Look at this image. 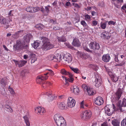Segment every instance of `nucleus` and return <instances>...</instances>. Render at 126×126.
<instances>
[{"label":"nucleus","mask_w":126,"mask_h":126,"mask_svg":"<svg viewBox=\"0 0 126 126\" xmlns=\"http://www.w3.org/2000/svg\"><path fill=\"white\" fill-rule=\"evenodd\" d=\"M51 83L49 82H45L42 84V86L43 87L45 88L46 86H48Z\"/></svg>","instance_id":"49530a36"},{"label":"nucleus","mask_w":126,"mask_h":126,"mask_svg":"<svg viewBox=\"0 0 126 126\" xmlns=\"http://www.w3.org/2000/svg\"><path fill=\"white\" fill-rule=\"evenodd\" d=\"M70 69L74 72L76 73H79L80 72L79 70L77 68H74L73 67H70Z\"/></svg>","instance_id":"72a5a7b5"},{"label":"nucleus","mask_w":126,"mask_h":126,"mask_svg":"<svg viewBox=\"0 0 126 126\" xmlns=\"http://www.w3.org/2000/svg\"><path fill=\"white\" fill-rule=\"evenodd\" d=\"M35 27L36 28H38L39 30H41L44 28V26L42 24H39L36 25Z\"/></svg>","instance_id":"a19ab883"},{"label":"nucleus","mask_w":126,"mask_h":126,"mask_svg":"<svg viewBox=\"0 0 126 126\" xmlns=\"http://www.w3.org/2000/svg\"><path fill=\"white\" fill-rule=\"evenodd\" d=\"M58 39L59 41L60 42H65L66 40L65 37L63 36H62L61 37H58Z\"/></svg>","instance_id":"e433bc0d"},{"label":"nucleus","mask_w":126,"mask_h":126,"mask_svg":"<svg viewBox=\"0 0 126 126\" xmlns=\"http://www.w3.org/2000/svg\"><path fill=\"white\" fill-rule=\"evenodd\" d=\"M110 59V56L108 54L103 55L102 57L103 61L106 62H109Z\"/></svg>","instance_id":"a211bd4d"},{"label":"nucleus","mask_w":126,"mask_h":126,"mask_svg":"<svg viewBox=\"0 0 126 126\" xmlns=\"http://www.w3.org/2000/svg\"><path fill=\"white\" fill-rule=\"evenodd\" d=\"M23 31L22 30L16 32V34H17L18 35H18L19 34H21L23 33Z\"/></svg>","instance_id":"69168bd1"},{"label":"nucleus","mask_w":126,"mask_h":126,"mask_svg":"<svg viewBox=\"0 0 126 126\" xmlns=\"http://www.w3.org/2000/svg\"><path fill=\"white\" fill-rule=\"evenodd\" d=\"M54 58H55V56L53 55H50L48 57V59L49 60H53L54 61Z\"/></svg>","instance_id":"09e8293b"},{"label":"nucleus","mask_w":126,"mask_h":126,"mask_svg":"<svg viewBox=\"0 0 126 126\" xmlns=\"http://www.w3.org/2000/svg\"><path fill=\"white\" fill-rule=\"evenodd\" d=\"M57 97L55 95H49L48 99L49 100H52L55 99Z\"/></svg>","instance_id":"4c0bfd02"},{"label":"nucleus","mask_w":126,"mask_h":126,"mask_svg":"<svg viewBox=\"0 0 126 126\" xmlns=\"http://www.w3.org/2000/svg\"><path fill=\"white\" fill-rule=\"evenodd\" d=\"M121 102V101H119V102ZM118 104V105L119 106V110H120V111L121 112L123 111L124 110H122V107H125L126 106V99L124 98L123 99V100L121 105L119 103Z\"/></svg>","instance_id":"f3484780"},{"label":"nucleus","mask_w":126,"mask_h":126,"mask_svg":"<svg viewBox=\"0 0 126 126\" xmlns=\"http://www.w3.org/2000/svg\"><path fill=\"white\" fill-rule=\"evenodd\" d=\"M28 71L27 70H24L21 72V75L22 76L24 77L28 74Z\"/></svg>","instance_id":"58836bf2"},{"label":"nucleus","mask_w":126,"mask_h":126,"mask_svg":"<svg viewBox=\"0 0 126 126\" xmlns=\"http://www.w3.org/2000/svg\"><path fill=\"white\" fill-rule=\"evenodd\" d=\"M94 74L95 78V86L98 87L101 85L102 80L100 75H98L97 73H94Z\"/></svg>","instance_id":"39448f33"},{"label":"nucleus","mask_w":126,"mask_h":126,"mask_svg":"<svg viewBox=\"0 0 126 126\" xmlns=\"http://www.w3.org/2000/svg\"><path fill=\"white\" fill-rule=\"evenodd\" d=\"M63 59L68 63H71L72 60L71 55L69 53H66L64 56H63Z\"/></svg>","instance_id":"1a4fd4ad"},{"label":"nucleus","mask_w":126,"mask_h":126,"mask_svg":"<svg viewBox=\"0 0 126 126\" xmlns=\"http://www.w3.org/2000/svg\"><path fill=\"white\" fill-rule=\"evenodd\" d=\"M108 33L106 32H103L101 35V37L103 39H107L108 37Z\"/></svg>","instance_id":"5701e85b"},{"label":"nucleus","mask_w":126,"mask_h":126,"mask_svg":"<svg viewBox=\"0 0 126 126\" xmlns=\"http://www.w3.org/2000/svg\"><path fill=\"white\" fill-rule=\"evenodd\" d=\"M16 66H18L19 67H21L23 66L27 62L25 60H23L20 61H17L15 60H13Z\"/></svg>","instance_id":"ddd939ff"},{"label":"nucleus","mask_w":126,"mask_h":126,"mask_svg":"<svg viewBox=\"0 0 126 126\" xmlns=\"http://www.w3.org/2000/svg\"><path fill=\"white\" fill-rule=\"evenodd\" d=\"M105 112L106 114L108 115H110L111 113L110 111V110L107 107H105Z\"/></svg>","instance_id":"f704fd0d"},{"label":"nucleus","mask_w":126,"mask_h":126,"mask_svg":"<svg viewBox=\"0 0 126 126\" xmlns=\"http://www.w3.org/2000/svg\"><path fill=\"white\" fill-rule=\"evenodd\" d=\"M82 87L84 91H87L89 94H94L96 93V91L95 90L87 86L86 84H83Z\"/></svg>","instance_id":"20e7f679"},{"label":"nucleus","mask_w":126,"mask_h":126,"mask_svg":"<svg viewBox=\"0 0 126 126\" xmlns=\"http://www.w3.org/2000/svg\"><path fill=\"white\" fill-rule=\"evenodd\" d=\"M84 101H83L81 102L80 104V108H84Z\"/></svg>","instance_id":"4d7b16f0"},{"label":"nucleus","mask_w":126,"mask_h":126,"mask_svg":"<svg viewBox=\"0 0 126 126\" xmlns=\"http://www.w3.org/2000/svg\"><path fill=\"white\" fill-rule=\"evenodd\" d=\"M92 113L91 111L86 110L82 112L80 116L82 120H86L90 119L92 116Z\"/></svg>","instance_id":"7ed1b4c3"},{"label":"nucleus","mask_w":126,"mask_h":126,"mask_svg":"<svg viewBox=\"0 0 126 126\" xmlns=\"http://www.w3.org/2000/svg\"><path fill=\"white\" fill-rule=\"evenodd\" d=\"M33 7H29L26 8V10L27 12L32 13Z\"/></svg>","instance_id":"a18cd8bd"},{"label":"nucleus","mask_w":126,"mask_h":126,"mask_svg":"<svg viewBox=\"0 0 126 126\" xmlns=\"http://www.w3.org/2000/svg\"><path fill=\"white\" fill-rule=\"evenodd\" d=\"M68 76H69V78H67V81H68L70 82H72L74 80V79L72 77V75L70 73Z\"/></svg>","instance_id":"ea45409f"},{"label":"nucleus","mask_w":126,"mask_h":126,"mask_svg":"<svg viewBox=\"0 0 126 126\" xmlns=\"http://www.w3.org/2000/svg\"><path fill=\"white\" fill-rule=\"evenodd\" d=\"M124 94V89L121 88H119L117 90L116 93V94Z\"/></svg>","instance_id":"c756f323"},{"label":"nucleus","mask_w":126,"mask_h":126,"mask_svg":"<svg viewBox=\"0 0 126 126\" xmlns=\"http://www.w3.org/2000/svg\"><path fill=\"white\" fill-rule=\"evenodd\" d=\"M94 103L95 104L98 106H100L102 105L104 102L103 98L100 96L97 97L95 99Z\"/></svg>","instance_id":"f8f14e48"},{"label":"nucleus","mask_w":126,"mask_h":126,"mask_svg":"<svg viewBox=\"0 0 126 126\" xmlns=\"http://www.w3.org/2000/svg\"><path fill=\"white\" fill-rule=\"evenodd\" d=\"M117 3H114V6L117 8H120V5L122 4L123 2V0H116Z\"/></svg>","instance_id":"4be33fe9"},{"label":"nucleus","mask_w":126,"mask_h":126,"mask_svg":"<svg viewBox=\"0 0 126 126\" xmlns=\"http://www.w3.org/2000/svg\"><path fill=\"white\" fill-rule=\"evenodd\" d=\"M54 118L58 126H66V123L65 119L63 117L59 114H55L54 116Z\"/></svg>","instance_id":"f257e3e1"},{"label":"nucleus","mask_w":126,"mask_h":126,"mask_svg":"<svg viewBox=\"0 0 126 126\" xmlns=\"http://www.w3.org/2000/svg\"><path fill=\"white\" fill-rule=\"evenodd\" d=\"M85 20L87 21H89L91 20V16L88 14H86L85 16Z\"/></svg>","instance_id":"37998d69"},{"label":"nucleus","mask_w":126,"mask_h":126,"mask_svg":"<svg viewBox=\"0 0 126 126\" xmlns=\"http://www.w3.org/2000/svg\"><path fill=\"white\" fill-rule=\"evenodd\" d=\"M2 46L3 48L4 49V50L5 51L7 52L10 51V50L7 48L5 45H2Z\"/></svg>","instance_id":"5fc2aeb1"},{"label":"nucleus","mask_w":126,"mask_h":126,"mask_svg":"<svg viewBox=\"0 0 126 126\" xmlns=\"http://www.w3.org/2000/svg\"><path fill=\"white\" fill-rule=\"evenodd\" d=\"M63 95H58L57 96L59 99H61L63 98Z\"/></svg>","instance_id":"338daca9"},{"label":"nucleus","mask_w":126,"mask_h":126,"mask_svg":"<svg viewBox=\"0 0 126 126\" xmlns=\"http://www.w3.org/2000/svg\"><path fill=\"white\" fill-rule=\"evenodd\" d=\"M50 6L49 5H48L47 6H45V11L47 13H48V12H49V7H50Z\"/></svg>","instance_id":"8fccbe9b"},{"label":"nucleus","mask_w":126,"mask_h":126,"mask_svg":"<svg viewBox=\"0 0 126 126\" xmlns=\"http://www.w3.org/2000/svg\"><path fill=\"white\" fill-rule=\"evenodd\" d=\"M9 91L10 92L11 94H15V92L14 90L12 88L9 87L8 88Z\"/></svg>","instance_id":"3c124183"},{"label":"nucleus","mask_w":126,"mask_h":126,"mask_svg":"<svg viewBox=\"0 0 126 126\" xmlns=\"http://www.w3.org/2000/svg\"><path fill=\"white\" fill-rule=\"evenodd\" d=\"M121 125V126H126V117L122 121Z\"/></svg>","instance_id":"c03bdc74"},{"label":"nucleus","mask_w":126,"mask_h":126,"mask_svg":"<svg viewBox=\"0 0 126 126\" xmlns=\"http://www.w3.org/2000/svg\"><path fill=\"white\" fill-rule=\"evenodd\" d=\"M0 82L3 87H4L6 86V83L5 82L3 78L1 79Z\"/></svg>","instance_id":"79ce46f5"},{"label":"nucleus","mask_w":126,"mask_h":126,"mask_svg":"<svg viewBox=\"0 0 126 126\" xmlns=\"http://www.w3.org/2000/svg\"><path fill=\"white\" fill-rule=\"evenodd\" d=\"M79 55L82 59H86L91 58L90 55L87 53H85L80 52L79 53Z\"/></svg>","instance_id":"dca6fc26"},{"label":"nucleus","mask_w":126,"mask_h":126,"mask_svg":"<svg viewBox=\"0 0 126 126\" xmlns=\"http://www.w3.org/2000/svg\"><path fill=\"white\" fill-rule=\"evenodd\" d=\"M76 102L75 100L71 97H69L68 99L67 105L70 108H72L75 106Z\"/></svg>","instance_id":"9b49d317"},{"label":"nucleus","mask_w":126,"mask_h":126,"mask_svg":"<svg viewBox=\"0 0 126 126\" xmlns=\"http://www.w3.org/2000/svg\"><path fill=\"white\" fill-rule=\"evenodd\" d=\"M125 63L124 62V61H123L121 62V63H119V64H117L116 65V66H122Z\"/></svg>","instance_id":"603ef678"},{"label":"nucleus","mask_w":126,"mask_h":126,"mask_svg":"<svg viewBox=\"0 0 126 126\" xmlns=\"http://www.w3.org/2000/svg\"><path fill=\"white\" fill-rule=\"evenodd\" d=\"M111 124L113 126H119L120 122L118 120L114 119L112 121Z\"/></svg>","instance_id":"393cba45"},{"label":"nucleus","mask_w":126,"mask_h":126,"mask_svg":"<svg viewBox=\"0 0 126 126\" xmlns=\"http://www.w3.org/2000/svg\"><path fill=\"white\" fill-rule=\"evenodd\" d=\"M40 45V43L36 41H35L34 43L32 44V45L35 49H36Z\"/></svg>","instance_id":"2f4dec72"},{"label":"nucleus","mask_w":126,"mask_h":126,"mask_svg":"<svg viewBox=\"0 0 126 126\" xmlns=\"http://www.w3.org/2000/svg\"><path fill=\"white\" fill-rule=\"evenodd\" d=\"M81 24L83 25L84 27H85L87 25L86 23L84 20H82L81 22Z\"/></svg>","instance_id":"6e6d98bb"},{"label":"nucleus","mask_w":126,"mask_h":126,"mask_svg":"<svg viewBox=\"0 0 126 126\" xmlns=\"http://www.w3.org/2000/svg\"><path fill=\"white\" fill-rule=\"evenodd\" d=\"M97 21H93L92 22V25L93 26H96L97 25Z\"/></svg>","instance_id":"13d9d810"},{"label":"nucleus","mask_w":126,"mask_h":126,"mask_svg":"<svg viewBox=\"0 0 126 126\" xmlns=\"http://www.w3.org/2000/svg\"><path fill=\"white\" fill-rule=\"evenodd\" d=\"M121 95H113L112 98L114 101H116L119 100L121 97Z\"/></svg>","instance_id":"a878e982"},{"label":"nucleus","mask_w":126,"mask_h":126,"mask_svg":"<svg viewBox=\"0 0 126 126\" xmlns=\"http://www.w3.org/2000/svg\"><path fill=\"white\" fill-rule=\"evenodd\" d=\"M101 126H109L108 124L106 122H104L101 125Z\"/></svg>","instance_id":"774afa93"},{"label":"nucleus","mask_w":126,"mask_h":126,"mask_svg":"<svg viewBox=\"0 0 126 126\" xmlns=\"http://www.w3.org/2000/svg\"><path fill=\"white\" fill-rule=\"evenodd\" d=\"M57 1L56 0L52 4L53 6L56 7L57 6Z\"/></svg>","instance_id":"e2e57ef3"},{"label":"nucleus","mask_w":126,"mask_h":126,"mask_svg":"<svg viewBox=\"0 0 126 126\" xmlns=\"http://www.w3.org/2000/svg\"><path fill=\"white\" fill-rule=\"evenodd\" d=\"M55 57L54 61L57 62L58 61L59 62L61 60L62 56L60 54H58L57 56H55Z\"/></svg>","instance_id":"c85d7f7f"},{"label":"nucleus","mask_w":126,"mask_h":126,"mask_svg":"<svg viewBox=\"0 0 126 126\" xmlns=\"http://www.w3.org/2000/svg\"><path fill=\"white\" fill-rule=\"evenodd\" d=\"M89 46L90 49L94 50H98L100 48L99 44L95 42H91Z\"/></svg>","instance_id":"6e6552de"},{"label":"nucleus","mask_w":126,"mask_h":126,"mask_svg":"<svg viewBox=\"0 0 126 126\" xmlns=\"http://www.w3.org/2000/svg\"><path fill=\"white\" fill-rule=\"evenodd\" d=\"M35 112L38 115H43L45 112L44 108L40 107H37L35 108Z\"/></svg>","instance_id":"9d476101"},{"label":"nucleus","mask_w":126,"mask_h":126,"mask_svg":"<svg viewBox=\"0 0 126 126\" xmlns=\"http://www.w3.org/2000/svg\"><path fill=\"white\" fill-rule=\"evenodd\" d=\"M110 76L111 77V80L114 82H116L118 80V79L116 76L114 74L111 75L110 74H109Z\"/></svg>","instance_id":"412c9836"},{"label":"nucleus","mask_w":126,"mask_h":126,"mask_svg":"<svg viewBox=\"0 0 126 126\" xmlns=\"http://www.w3.org/2000/svg\"><path fill=\"white\" fill-rule=\"evenodd\" d=\"M118 56L119 57H120V58L122 59H124L125 58V56L124 55H120L119 53L118 54Z\"/></svg>","instance_id":"864d4df0"},{"label":"nucleus","mask_w":126,"mask_h":126,"mask_svg":"<svg viewBox=\"0 0 126 126\" xmlns=\"http://www.w3.org/2000/svg\"><path fill=\"white\" fill-rule=\"evenodd\" d=\"M24 119L25 123L26 124V126H30V123L29 121V118L26 115H25L23 117Z\"/></svg>","instance_id":"aec40b11"},{"label":"nucleus","mask_w":126,"mask_h":126,"mask_svg":"<svg viewBox=\"0 0 126 126\" xmlns=\"http://www.w3.org/2000/svg\"><path fill=\"white\" fill-rule=\"evenodd\" d=\"M40 10V8L39 7H33L32 13L37 12L38 11Z\"/></svg>","instance_id":"de8ad7c7"},{"label":"nucleus","mask_w":126,"mask_h":126,"mask_svg":"<svg viewBox=\"0 0 126 126\" xmlns=\"http://www.w3.org/2000/svg\"><path fill=\"white\" fill-rule=\"evenodd\" d=\"M73 89V92L75 94H78L79 92V91L78 88L76 85H74L72 88Z\"/></svg>","instance_id":"bb28decb"},{"label":"nucleus","mask_w":126,"mask_h":126,"mask_svg":"<svg viewBox=\"0 0 126 126\" xmlns=\"http://www.w3.org/2000/svg\"><path fill=\"white\" fill-rule=\"evenodd\" d=\"M12 36L13 38H17L18 36V35L17 34H16V32L15 34H13L12 35Z\"/></svg>","instance_id":"680f3d73"},{"label":"nucleus","mask_w":126,"mask_h":126,"mask_svg":"<svg viewBox=\"0 0 126 126\" xmlns=\"http://www.w3.org/2000/svg\"><path fill=\"white\" fill-rule=\"evenodd\" d=\"M72 45L75 47H79L80 44L78 39L75 38L73 39L72 43Z\"/></svg>","instance_id":"6ab92c4d"},{"label":"nucleus","mask_w":126,"mask_h":126,"mask_svg":"<svg viewBox=\"0 0 126 126\" xmlns=\"http://www.w3.org/2000/svg\"><path fill=\"white\" fill-rule=\"evenodd\" d=\"M58 107L60 109L62 110L64 109L65 108V104L63 102L59 103H58Z\"/></svg>","instance_id":"b1692460"},{"label":"nucleus","mask_w":126,"mask_h":126,"mask_svg":"<svg viewBox=\"0 0 126 126\" xmlns=\"http://www.w3.org/2000/svg\"><path fill=\"white\" fill-rule=\"evenodd\" d=\"M8 17H6L5 18H0V22L1 24H3L4 28L7 29L9 26V23L10 22L9 19Z\"/></svg>","instance_id":"0eeeda50"},{"label":"nucleus","mask_w":126,"mask_h":126,"mask_svg":"<svg viewBox=\"0 0 126 126\" xmlns=\"http://www.w3.org/2000/svg\"><path fill=\"white\" fill-rule=\"evenodd\" d=\"M115 22L112 21H110L108 22V24L109 25H114Z\"/></svg>","instance_id":"bf43d9fd"},{"label":"nucleus","mask_w":126,"mask_h":126,"mask_svg":"<svg viewBox=\"0 0 126 126\" xmlns=\"http://www.w3.org/2000/svg\"><path fill=\"white\" fill-rule=\"evenodd\" d=\"M5 109L7 111L10 113H12L13 111V109L9 106L7 105H5Z\"/></svg>","instance_id":"cd10ccee"},{"label":"nucleus","mask_w":126,"mask_h":126,"mask_svg":"<svg viewBox=\"0 0 126 126\" xmlns=\"http://www.w3.org/2000/svg\"><path fill=\"white\" fill-rule=\"evenodd\" d=\"M23 46V44L21 41L17 40L16 44L13 46V49L16 51L20 50L22 49Z\"/></svg>","instance_id":"423d86ee"},{"label":"nucleus","mask_w":126,"mask_h":126,"mask_svg":"<svg viewBox=\"0 0 126 126\" xmlns=\"http://www.w3.org/2000/svg\"><path fill=\"white\" fill-rule=\"evenodd\" d=\"M48 77V76H45L44 75L43 76H38L36 79V81L38 83L41 84L43 80L46 79Z\"/></svg>","instance_id":"4468645a"},{"label":"nucleus","mask_w":126,"mask_h":126,"mask_svg":"<svg viewBox=\"0 0 126 126\" xmlns=\"http://www.w3.org/2000/svg\"><path fill=\"white\" fill-rule=\"evenodd\" d=\"M61 73L62 75H68L70 73L66 71L64 69H62L61 70Z\"/></svg>","instance_id":"473e14b6"},{"label":"nucleus","mask_w":126,"mask_h":126,"mask_svg":"<svg viewBox=\"0 0 126 126\" xmlns=\"http://www.w3.org/2000/svg\"><path fill=\"white\" fill-rule=\"evenodd\" d=\"M84 49L86 51L88 52H92V51L91 50H90L89 48L87 47H85L84 48Z\"/></svg>","instance_id":"052dcab7"},{"label":"nucleus","mask_w":126,"mask_h":126,"mask_svg":"<svg viewBox=\"0 0 126 126\" xmlns=\"http://www.w3.org/2000/svg\"><path fill=\"white\" fill-rule=\"evenodd\" d=\"M36 60V57H34L32 58L31 60V63H34Z\"/></svg>","instance_id":"0e129e2a"},{"label":"nucleus","mask_w":126,"mask_h":126,"mask_svg":"<svg viewBox=\"0 0 126 126\" xmlns=\"http://www.w3.org/2000/svg\"><path fill=\"white\" fill-rule=\"evenodd\" d=\"M42 42L43 44L42 48L43 50L46 51L52 48L54 46L49 42L48 39L46 37L42 38Z\"/></svg>","instance_id":"f03ea898"},{"label":"nucleus","mask_w":126,"mask_h":126,"mask_svg":"<svg viewBox=\"0 0 126 126\" xmlns=\"http://www.w3.org/2000/svg\"><path fill=\"white\" fill-rule=\"evenodd\" d=\"M47 70L48 71V72L46 74H44V75L45 76H47V75L48 74H49L50 76H51L54 75V73L53 71H52L50 69H47Z\"/></svg>","instance_id":"7c9ffc66"},{"label":"nucleus","mask_w":126,"mask_h":126,"mask_svg":"<svg viewBox=\"0 0 126 126\" xmlns=\"http://www.w3.org/2000/svg\"><path fill=\"white\" fill-rule=\"evenodd\" d=\"M32 37V35L30 33L24 36V43H29L30 40Z\"/></svg>","instance_id":"2eb2a0df"},{"label":"nucleus","mask_w":126,"mask_h":126,"mask_svg":"<svg viewBox=\"0 0 126 126\" xmlns=\"http://www.w3.org/2000/svg\"><path fill=\"white\" fill-rule=\"evenodd\" d=\"M100 27L101 28L103 29H105L106 27L107 22L103 23L101 22L100 24Z\"/></svg>","instance_id":"c9c22d12"}]
</instances>
